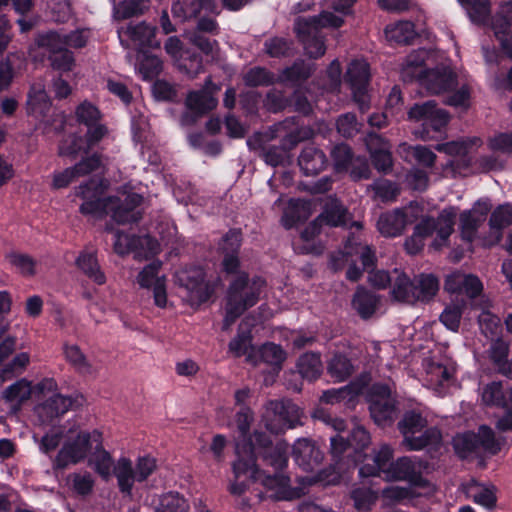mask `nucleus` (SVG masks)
<instances>
[{
    "instance_id": "f257e3e1",
    "label": "nucleus",
    "mask_w": 512,
    "mask_h": 512,
    "mask_svg": "<svg viewBox=\"0 0 512 512\" xmlns=\"http://www.w3.org/2000/svg\"><path fill=\"white\" fill-rule=\"evenodd\" d=\"M287 448L284 442L272 444L270 437L262 431L255 430L248 442L238 443L236 446V454L238 457L254 459L256 464L257 456H261L267 464L276 470H281L287 465Z\"/></svg>"
},
{
    "instance_id": "f03ea898",
    "label": "nucleus",
    "mask_w": 512,
    "mask_h": 512,
    "mask_svg": "<svg viewBox=\"0 0 512 512\" xmlns=\"http://www.w3.org/2000/svg\"><path fill=\"white\" fill-rule=\"evenodd\" d=\"M101 437L100 431L93 430L80 431L75 437L68 438L56 455L54 467L64 469L87 460L93 448L99 445Z\"/></svg>"
},
{
    "instance_id": "7ed1b4c3",
    "label": "nucleus",
    "mask_w": 512,
    "mask_h": 512,
    "mask_svg": "<svg viewBox=\"0 0 512 512\" xmlns=\"http://www.w3.org/2000/svg\"><path fill=\"white\" fill-rule=\"evenodd\" d=\"M408 119L421 122L419 134L422 139L437 138L449 123L450 116L447 111L437 106L433 100L415 103L408 111Z\"/></svg>"
},
{
    "instance_id": "20e7f679",
    "label": "nucleus",
    "mask_w": 512,
    "mask_h": 512,
    "mask_svg": "<svg viewBox=\"0 0 512 512\" xmlns=\"http://www.w3.org/2000/svg\"><path fill=\"white\" fill-rule=\"evenodd\" d=\"M57 385L53 379H44L38 384L41 392H51L52 394L46 396V399L36 406L35 412L40 421L44 424L50 423L55 418L65 414L69 409L81 406L83 397L76 395L75 397L64 396L60 393H55Z\"/></svg>"
},
{
    "instance_id": "39448f33",
    "label": "nucleus",
    "mask_w": 512,
    "mask_h": 512,
    "mask_svg": "<svg viewBox=\"0 0 512 512\" xmlns=\"http://www.w3.org/2000/svg\"><path fill=\"white\" fill-rule=\"evenodd\" d=\"M344 81L351 90L354 102L364 113L370 107L368 88L371 81V67L365 59L352 60L344 74Z\"/></svg>"
},
{
    "instance_id": "423d86ee",
    "label": "nucleus",
    "mask_w": 512,
    "mask_h": 512,
    "mask_svg": "<svg viewBox=\"0 0 512 512\" xmlns=\"http://www.w3.org/2000/svg\"><path fill=\"white\" fill-rule=\"evenodd\" d=\"M369 410L379 426L390 425L397 416L396 401L386 384H373L367 392Z\"/></svg>"
},
{
    "instance_id": "0eeeda50",
    "label": "nucleus",
    "mask_w": 512,
    "mask_h": 512,
    "mask_svg": "<svg viewBox=\"0 0 512 512\" xmlns=\"http://www.w3.org/2000/svg\"><path fill=\"white\" fill-rule=\"evenodd\" d=\"M300 417L299 408L290 401L271 400L266 404L262 421L267 430L279 434L294 428Z\"/></svg>"
},
{
    "instance_id": "6e6552de",
    "label": "nucleus",
    "mask_w": 512,
    "mask_h": 512,
    "mask_svg": "<svg viewBox=\"0 0 512 512\" xmlns=\"http://www.w3.org/2000/svg\"><path fill=\"white\" fill-rule=\"evenodd\" d=\"M428 463L417 456H403L392 462L388 469L387 479L406 481L413 486L425 488L429 482L423 477Z\"/></svg>"
},
{
    "instance_id": "1a4fd4ad",
    "label": "nucleus",
    "mask_w": 512,
    "mask_h": 512,
    "mask_svg": "<svg viewBox=\"0 0 512 512\" xmlns=\"http://www.w3.org/2000/svg\"><path fill=\"white\" fill-rule=\"evenodd\" d=\"M76 195L83 200L79 207L82 215L101 220L108 214L111 198L101 197V191L96 182L89 181L81 184L77 188Z\"/></svg>"
},
{
    "instance_id": "9d476101",
    "label": "nucleus",
    "mask_w": 512,
    "mask_h": 512,
    "mask_svg": "<svg viewBox=\"0 0 512 512\" xmlns=\"http://www.w3.org/2000/svg\"><path fill=\"white\" fill-rule=\"evenodd\" d=\"M226 314L222 323V330L229 331L236 319L249 307L259 300L257 290H228Z\"/></svg>"
},
{
    "instance_id": "9b49d317",
    "label": "nucleus",
    "mask_w": 512,
    "mask_h": 512,
    "mask_svg": "<svg viewBox=\"0 0 512 512\" xmlns=\"http://www.w3.org/2000/svg\"><path fill=\"white\" fill-rule=\"evenodd\" d=\"M423 367L425 370V385L438 395H444L452 382L453 366L435 358H426L423 361Z\"/></svg>"
},
{
    "instance_id": "f8f14e48",
    "label": "nucleus",
    "mask_w": 512,
    "mask_h": 512,
    "mask_svg": "<svg viewBox=\"0 0 512 512\" xmlns=\"http://www.w3.org/2000/svg\"><path fill=\"white\" fill-rule=\"evenodd\" d=\"M292 457L301 469L309 472L320 466L324 452L312 439L299 438L293 444Z\"/></svg>"
},
{
    "instance_id": "ddd939ff",
    "label": "nucleus",
    "mask_w": 512,
    "mask_h": 512,
    "mask_svg": "<svg viewBox=\"0 0 512 512\" xmlns=\"http://www.w3.org/2000/svg\"><path fill=\"white\" fill-rule=\"evenodd\" d=\"M418 83L425 87L427 91L440 94L453 90L458 82L456 73L450 67L438 65L429 68Z\"/></svg>"
},
{
    "instance_id": "4468645a",
    "label": "nucleus",
    "mask_w": 512,
    "mask_h": 512,
    "mask_svg": "<svg viewBox=\"0 0 512 512\" xmlns=\"http://www.w3.org/2000/svg\"><path fill=\"white\" fill-rule=\"evenodd\" d=\"M171 11L174 18L183 22L198 19L202 11L214 16L221 13L216 0H177L172 4Z\"/></svg>"
},
{
    "instance_id": "2eb2a0df",
    "label": "nucleus",
    "mask_w": 512,
    "mask_h": 512,
    "mask_svg": "<svg viewBox=\"0 0 512 512\" xmlns=\"http://www.w3.org/2000/svg\"><path fill=\"white\" fill-rule=\"evenodd\" d=\"M233 474L234 482L230 484L229 491L232 495L235 496H241L246 491V479L251 478L258 480L263 477V473L260 472L257 468V465L254 464V459L251 457L249 459H245L243 456L238 457V459L234 462Z\"/></svg>"
},
{
    "instance_id": "dca6fc26",
    "label": "nucleus",
    "mask_w": 512,
    "mask_h": 512,
    "mask_svg": "<svg viewBox=\"0 0 512 512\" xmlns=\"http://www.w3.org/2000/svg\"><path fill=\"white\" fill-rule=\"evenodd\" d=\"M393 449L388 444H381L378 450L373 451L371 457L365 456V463L359 468L361 477L380 476L384 474L387 478L388 469L393 457Z\"/></svg>"
},
{
    "instance_id": "f3484780",
    "label": "nucleus",
    "mask_w": 512,
    "mask_h": 512,
    "mask_svg": "<svg viewBox=\"0 0 512 512\" xmlns=\"http://www.w3.org/2000/svg\"><path fill=\"white\" fill-rule=\"evenodd\" d=\"M156 27L146 22L130 23L125 34L132 41L137 51L160 48V41L156 38Z\"/></svg>"
},
{
    "instance_id": "a211bd4d",
    "label": "nucleus",
    "mask_w": 512,
    "mask_h": 512,
    "mask_svg": "<svg viewBox=\"0 0 512 512\" xmlns=\"http://www.w3.org/2000/svg\"><path fill=\"white\" fill-rule=\"evenodd\" d=\"M483 212L476 215L477 209L464 210L459 216V230L461 239L467 243H472L477 235L481 225L485 222L488 213L491 210L490 203L482 204Z\"/></svg>"
},
{
    "instance_id": "6ab92c4d",
    "label": "nucleus",
    "mask_w": 512,
    "mask_h": 512,
    "mask_svg": "<svg viewBox=\"0 0 512 512\" xmlns=\"http://www.w3.org/2000/svg\"><path fill=\"white\" fill-rule=\"evenodd\" d=\"M298 165L305 176H316L327 167L328 158L320 148L307 145L298 157Z\"/></svg>"
},
{
    "instance_id": "aec40b11",
    "label": "nucleus",
    "mask_w": 512,
    "mask_h": 512,
    "mask_svg": "<svg viewBox=\"0 0 512 512\" xmlns=\"http://www.w3.org/2000/svg\"><path fill=\"white\" fill-rule=\"evenodd\" d=\"M408 223L409 220L404 209L397 208L382 213L378 219L377 227L384 237H397L403 233Z\"/></svg>"
},
{
    "instance_id": "412c9836",
    "label": "nucleus",
    "mask_w": 512,
    "mask_h": 512,
    "mask_svg": "<svg viewBox=\"0 0 512 512\" xmlns=\"http://www.w3.org/2000/svg\"><path fill=\"white\" fill-rule=\"evenodd\" d=\"M442 435L438 428L429 427L421 433L406 436L402 440V446L408 451H419L424 448L436 450L441 445Z\"/></svg>"
},
{
    "instance_id": "4be33fe9",
    "label": "nucleus",
    "mask_w": 512,
    "mask_h": 512,
    "mask_svg": "<svg viewBox=\"0 0 512 512\" xmlns=\"http://www.w3.org/2000/svg\"><path fill=\"white\" fill-rule=\"evenodd\" d=\"M312 212L309 200L297 198L291 199L281 217L282 226L289 230L299 224L305 223Z\"/></svg>"
},
{
    "instance_id": "5701e85b",
    "label": "nucleus",
    "mask_w": 512,
    "mask_h": 512,
    "mask_svg": "<svg viewBox=\"0 0 512 512\" xmlns=\"http://www.w3.org/2000/svg\"><path fill=\"white\" fill-rule=\"evenodd\" d=\"M313 72L314 66L312 64L306 63L302 59H297L292 65L281 70L277 76V81L280 84L300 86L312 76Z\"/></svg>"
},
{
    "instance_id": "b1692460",
    "label": "nucleus",
    "mask_w": 512,
    "mask_h": 512,
    "mask_svg": "<svg viewBox=\"0 0 512 512\" xmlns=\"http://www.w3.org/2000/svg\"><path fill=\"white\" fill-rule=\"evenodd\" d=\"M86 461L87 465L103 480L108 481L111 478L115 463L111 454L103 446V436L99 440L97 448H93Z\"/></svg>"
},
{
    "instance_id": "393cba45",
    "label": "nucleus",
    "mask_w": 512,
    "mask_h": 512,
    "mask_svg": "<svg viewBox=\"0 0 512 512\" xmlns=\"http://www.w3.org/2000/svg\"><path fill=\"white\" fill-rule=\"evenodd\" d=\"M381 298L374 290H357L352 307L362 319H369L381 308Z\"/></svg>"
},
{
    "instance_id": "a878e982",
    "label": "nucleus",
    "mask_w": 512,
    "mask_h": 512,
    "mask_svg": "<svg viewBox=\"0 0 512 512\" xmlns=\"http://www.w3.org/2000/svg\"><path fill=\"white\" fill-rule=\"evenodd\" d=\"M426 51L410 53L401 70V79L406 83L418 82L429 69L425 64Z\"/></svg>"
},
{
    "instance_id": "bb28decb",
    "label": "nucleus",
    "mask_w": 512,
    "mask_h": 512,
    "mask_svg": "<svg viewBox=\"0 0 512 512\" xmlns=\"http://www.w3.org/2000/svg\"><path fill=\"white\" fill-rule=\"evenodd\" d=\"M344 20L332 12L324 11L319 16L305 20H298L295 31L298 34H309L311 30H318L319 27L340 28Z\"/></svg>"
},
{
    "instance_id": "cd10ccee",
    "label": "nucleus",
    "mask_w": 512,
    "mask_h": 512,
    "mask_svg": "<svg viewBox=\"0 0 512 512\" xmlns=\"http://www.w3.org/2000/svg\"><path fill=\"white\" fill-rule=\"evenodd\" d=\"M511 16L506 12V15L496 16L492 22V28L497 41L500 44L501 51L510 60H512V30H511Z\"/></svg>"
},
{
    "instance_id": "c85d7f7f",
    "label": "nucleus",
    "mask_w": 512,
    "mask_h": 512,
    "mask_svg": "<svg viewBox=\"0 0 512 512\" xmlns=\"http://www.w3.org/2000/svg\"><path fill=\"white\" fill-rule=\"evenodd\" d=\"M217 106V100L207 88L191 91L186 98V107L198 116H203Z\"/></svg>"
},
{
    "instance_id": "c756f323",
    "label": "nucleus",
    "mask_w": 512,
    "mask_h": 512,
    "mask_svg": "<svg viewBox=\"0 0 512 512\" xmlns=\"http://www.w3.org/2000/svg\"><path fill=\"white\" fill-rule=\"evenodd\" d=\"M112 474L117 479L120 491L130 495L134 482L137 481V474L131 460L126 457L119 458L112 468Z\"/></svg>"
},
{
    "instance_id": "7c9ffc66",
    "label": "nucleus",
    "mask_w": 512,
    "mask_h": 512,
    "mask_svg": "<svg viewBox=\"0 0 512 512\" xmlns=\"http://www.w3.org/2000/svg\"><path fill=\"white\" fill-rule=\"evenodd\" d=\"M347 208L334 198L325 203L322 212L317 219L320 223H324L331 227L345 226L347 223Z\"/></svg>"
},
{
    "instance_id": "2f4dec72",
    "label": "nucleus",
    "mask_w": 512,
    "mask_h": 512,
    "mask_svg": "<svg viewBox=\"0 0 512 512\" xmlns=\"http://www.w3.org/2000/svg\"><path fill=\"white\" fill-rule=\"evenodd\" d=\"M482 401L489 406L506 408L512 403V388H504L501 382L487 384L482 392Z\"/></svg>"
},
{
    "instance_id": "473e14b6",
    "label": "nucleus",
    "mask_w": 512,
    "mask_h": 512,
    "mask_svg": "<svg viewBox=\"0 0 512 512\" xmlns=\"http://www.w3.org/2000/svg\"><path fill=\"white\" fill-rule=\"evenodd\" d=\"M344 249L347 255L359 254L363 269L367 272L375 269L377 258L371 246L362 245L356 237L351 236L347 238Z\"/></svg>"
},
{
    "instance_id": "72a5a7b5",
    "label": "nucleus",
    "mask_w": 512,
    "mask_h": 512,
    "mask_svg": "<svg viewBox=\"0 0 512 512\" xmlns=\"http://www.w3.org/2000/svg\"><path fill=\"white\" fill-rule=\"evenodd\" d=\"M77 267L96 285H103L106 276L101 271L95 253L83 251L76 259Z\"/></svg>"
},
{
    "instance_id": "f704fd0d",
    "label": "nucleus",
    "mask_w": 512,
    "mask_h": 512,
    "mask_svg": "<svg viewBox=\"0 0 512 512\" xmlns=\"http://www.w3.org/2000/svg\"><path fill=\"white\" fill-rule=\"evenodd\" d=\"M243 82L247 87H269L278 83L274 72L263 66H254L243 75Z\"/></svg>"
},
{
    "instance_id": "c9c22d12",
    "label": "nucleus",
    "mask_w": 512,
    "mask_h": 512,
    "mask_svg": "<svg viewBox=\"0 0 512 512\" xmlns=\"http://www.w3.org/2000/svg\"><path fill=\"white\" fill-rule=\"evenodd\" d=\"M138 70L144 80L151 81L162 72V61L159 57L150 54L147 50L138 52Z\"/></svg>"
},
{
    "instance_id": "e433bc0d",
    "label": "nucleus",
    "mask_w": 512,
    "mask_h": 512,
    "mask_svg": "<svg viewBox=\"0 0 512 512\" xmlns=\"http://www.w3.org/2000/svg\"><path fill=\"white\" fill-rule=\"evenodd\" d=\"M456 219V208L453 206L444 208L435 219L437 228V239L441 241L440 245H446L449 241L451 234L454 232V225Z\"/></svg>"
},
{
    "instance_id": "4c0bfd02",
    "label": "nucleus",
    "mask_w": 512,
    "mask_h": 512,
    "mask_svg": "<svg viewBox=\"0 0 512 512\" xmlns=\"http://www.w3.org/2000/svg\"><path fill=\"white\" fill-rule=\"evenodd\" d=\"M508 354L509 345L505 341L497 339L491 345L490 356L497 365L498 371L507 378L512 379V362L508 361Z\"/></svg>"
},
{
    "instance_id": "58836bf2",
    "label": "nucleus",
    "mask_w": 512,
    "mask_h": 512,
    "mask_svg": "<svg viewBox=\"0 0 512 512\" xmlns=\"http://www.w3.org/2000/svg\"><path fill=\"white\" fill-rule=\"evenodd\" d=\"M385 33L388 39L398 44H410L416 37L415 25L411 21H399L393 26H387Z\"/></svg>"
},
{
    "instance_id": "ea45409f",
    "label": "nucleus",
    "mask_w": 512,
    "mask_h": 512,
    "mask_svg": "<svg viewBox=\"0 0 512 512\" xmlns=\"http://www.w3.org/2000/svg\"><path fill=\"white\" fill-rule=\"evenodd\" d=\"M34 43L38 48L48 51L50 55L57 54L65 48L63 34L55 30L37 33Z\"/></svg>"
},
{
    "instance_id": "a19ab883",
    "label": "nucleus",
    "mask_w": 512,
    "mask_h": 512,
    "mask_svg": "<svg viewBox=\"0 0 512 512\" xmlns=\"http://www.w3.org/2000/svg\"><path fill=\"white\" fill-rule=\"evenodd\" d=\"M297 368L303 378L308 380H315L322 372V362L320 355L317 353H305L298 362Z\"/></svg>"
},
{
    "instance_id": "79ce46f5",
    "label": "nucleus",
    "mask_w": 512,
    "mask_h": 512,
    "mask_svg": "<svg viewBox=\"0 0 512 512\" xmlns=\"http://www.w3.org/2000/svg\"><path fill=\"white\" fill-rule=\"evenodd\" d=\"M467 10L472 23L485 24L490 15V3L488 0H458Z\"/></svg>"
},
{
    "instance_id": "37998d69",
    "label": "nucleus",
    "mask_w": 512,
    "mask_h": 512,
    "mask_svg": "<svg viewBox=\"0 0 512 512\" xmlns=\"http://www.w3.org/2000/svg\"><path fill=\"white\" fill-rule=\"evenodd\" d=\"M160 268L159 261L147 264L137 276L140 288H166L164 279L158 276Z\"/></svg>"
},
{
    "instance_id": "c03bdc74",
    "label": "nucleus",
    "mask_w": 512,
    "mask_h": 512,
    "mask_svg": "<svg viewBox=\"0 0 512 512\" xmlns=\"http://www.w3.org/2000/svg\"><path fill=\"white\" fill-rule=\"evenodd\" d=\"M427 428V420L415 411L406 412L398 423V429L403 438L409 435L421 433Z\"/></svg>"
},
{
    "instance_id": "a18cd8bd",
    "label": "nucleus",
    "mask_w": 512,
    "mask_h": 512,
    "mask_svg": "<svg viewBox=\"0 0 512 512\" xmlns=\"http://www.w3.org/2000/svg\"><path fill=\"white\" fill-rule=\"evenodd\" d=\"M64 354L66 360L73 365L78 372L82 374H92L96 371V368L88 361L77 345H65Z\"/></svg>"
},
{
    "instance_id": "49530a36",
    "label": "nucleus",
    "mask_w": 512,
    "mask_h": 512,
    "mask_svg": "<svg viewBox=\"0 0 512 512\" xmlns=\"http://www.w3.org/2000/svg\"><path fill=\"white\" fill-rule=\"evenodd\" d=\"M322 224L316 218L311 223H309L301 232L300 238L303 242H305L302 246H296L295 250L300 254H320L321 251L315 245L311 244V241L314 240L316 236H318L321 232Z\"/></svg>"
},
{
    "instance_id": "de8ad7c7",
    "label": "nucleus",
    "mask_w": 512,
    "mask_h": 512,
    "mask_svg": "<svg viewBox=\"0 0 512 512\" xmlns=\"http://www.w3.org/2000/svg\"><path fill=\"white\" fill-rule=\"evenodd\" d=\"M331 158L334 163V170L337 173L347 172L355 159L352 148L345 143H340L333 147Z\"/></svg>"
},
{
    "instance_id": "09e8293b",
    "label": "nucleus",
    "mask_w": 512,
    "mask_h": 512,
    "mask_svg": "<svg viewBox=\"0 0 512 512\" xmlns=\"http://www.w3.org/2000/svg\"><path fill=\"white\" fill-rule=\"evenodd\" d=\"M435 296V290H391L393 301L402 304L414 305L426 302Z\"/></svg>"
},
{
    "instance_id": "8fccbe9b",
    "label": "nucleus",
    "mask_w": 512,
    "mask_h": 512,
    "mask_svg": "<svg viewBox=\"0 0 512 512\" xmlns=\"http://www.w3.org/2000/svg\"><path fill=\"white\" fill-rule=\"evenodd\" d=\"M317 30H311L309 34H297L298 38L303 42L305 53L312 59L322 57L326 52L324 39L318 36Z\"/></svg>"
},
{
    "instance_id": "3c124183",
    "label": "nucleus",
    "mask_w": 512,
    "mask_h": 512,
    "mask_svg": "<svg viewBox=\"0 0 512 512\" xmlns=\"http://www.w3.org/2000/svg\"><path fill=\"white\" fill-rule=\"evenodd\" d=\"M443 288H483V284L476 275L454 271L446 275Z\"/></svg>"
},
{
    "instance_id": "603ef678",
    "label": "nucleus",
    "mask_w": 512,
    "mask_h": 512,
    "mask_svg": "<svg viewBox=\"0 0 512 512\" xmlns=\"http://www.w3.org/2000/svg\"><path fill=\"white\" fill-rule=\"evenodd\" d=\"M489 227L492 230H503L512 225V203L498 205L490 215Z\"/></svg>"
},
{
    "instance_id": "864d4df0",
    "label": "nucleus",
    "mask_w": 512,
    "mask_h": 512,
    "mask_svg": "<svg viewBox=\"0 0 512 512\" xmlns=\"http://www.w3.org/2000/svg\"><path fill=\"white\" fill-rule=\"evenodd\" d=\"M178 62L179 69L191 78H195L204 71L202 56L195 51L186 50Z\"/></svg>"
},
{
    "instance_id": "5fc2aeb1",
    "label": "nucleus",
    "mask_w": 512,
    "mask_h": 512,
    "mask_svg": "<svg viewBox=\"0 0 512 512\" xmlns=\"http://www.w3.org/2000/svg\"><path fill=\"white\" fill-rule=\"evenodd\" d=\"M254 421V413L248 406H242L237 413L235 414V423L237 429L240 434L239 440H237L236 445L238 443L248 442L249 438L252 436L249 435L251 424Z\"/></svg>"
},
{
    "instance_id": "6e6d98bb",
    "label": "nucleus",
    "mask_w": 512,
    "mask_h": 512,
    "mask_svg": "<svg viewBox=\"0 0 512 512\" xmlns=\"http://www.w3.org/2000/svg\"><path fill=\"white\" fill-rule=\"evenodd\" d=\"M7 259L25 277H31L36 272V260L28 254L12 252L7 255Z\"/></svg>"
},
{
    "instance_id": "4d7b16f0",
    "label": "nucleus",
    "mask_w": 512,
    "mask_h": 512,
    "mask_svg": "<svg viewBox=\"0 0 512 512\" xmlns=\"http://www.w3.org/2000/svg\"><path fill=\"white\" fill-rule=\"evenodd\" d=\"M328 373L335 381L341 382L346 380L353 371V366L343 355H335L328 363Z\"/></svg>"
},
{
    "instance_id": "13d9d810",
    "label": "nucleus",
    "mask_w": 512,
    "mask_h": 512,
    "mask_svg": "<svg viewBox=\"0 0 512 512\" xmlns=\"http://www.w3.org/2000/svg\"><path fill=\"white\" fill-rule=\"evenodd\" d=\"M75 116L77 122L86 127L100 122L102 118L100 110L94 104L86 100L76 107Z\"/></svg>"
},
{
    "instance_id": "bf43d9fd",
    "label": "nucleus",
    "mask_w": 512,
    "mask_h": 512,
    "mask_svg": "<svg viewBox=\"0 0 512 512\" xmlns=\"http://www.w3.org/2000/svg\"><path fill=\"white\" fill-rule=\"evenodd\" d=\"M260 358L263 362L280 369L286 359V352L280 345L275 343H265L259 349Z\"/></svg>"
},
{
    "instance_id": "052dcab7",
    "label": "nucleus",
    "mask_w": 512,
    "mask_h": 512,
    "mask_svg": "<svg viewBox=\"0 0 512 512\" xmlns=\"http://www.w3.org/2000/svg\"><path fill=\"white\" fill-rule=\"evenodd\" d=\"M155 512H188V504L178 493L169 492L161 497Z\"/></svg>"
},
{
    "instance_id": "680f3d73",
    "label": "nucleus",
    "mask_w": 512,
    "mask_h": 512,
    "mask_svg": "<svg viewBox=\"0 0 512 512\" xmlns=\"http://www.w3.org/2000/svg\"><path fill=\"white\" fill-rule=\"evenodd\" d=\"M361 126L356 114L352 112L341 114L336 121L337 131L344 138L354 137L360 131Z\"/></svg>"
},
{
    "instance_id": "e2e57ef3",
    "label": "nucleus",
    "mask_w": 512,
    "mask_h": 512,
    "mask_svg": "<svg viewBox=\"0 0 512 512\" xmlns=\"http://www.w3.org/2000/svg\"><path fill=\"white\" fill-rule=\"evenodd\" d=\"M264 106L269 112L276 114L292 106V99L284 92L272 89L266 93Z\"/></svg>"
},
{
    "instance_id": "0e129e2a",
    "label": "nucleus",
    "mask_w": 512,
    "mask_h": 512,
    "mask_svg": "<svg viewBox=\"0 0 512 512\" xmlns=\"http://www.w3.org/2000/svg\"><path fill=\"white\" fill-rule=\"evenodd\" d=\"M478 322L481 332L487 338L494 339L501 332L500 318L490 311H482L478 316Z\"/></svg>"
},
{
    "instance_id": "69168bd1",
    "label": "nucleus",
    "mask_w": 512,
    "mask_h": 512,
    "mask_svg": "<svg viewBox=\"0 0 512 512\" xmlns=\"http://www.w3.org/2000/svg\"><path fill=\"white\" fill-rule=\"evenodd\" d=\"M291 41L284 37H272L264 42V51L271 58L287 57L291 50Z\"/></svg>"
},
{
    "instance_id": "338daca9",
    "label": "nucleus",
    "mask_w": 512,
    "mask_h": 512,
    "mask_svg": "<svg viewBox=\"0 0 512 512\" xmlns=\"http://www.w3.org/2000/svg\"><path fill=\"white\" fill-rule=\"evenodd\" d=\"M30 395V384L24 379L15 382L3 391V398L9 402L17 401L21 403L27 400Z\"/></svg>"
},
{
    "instance_id": "774afa93",
    "label": "nucleus",
    "mask_w": 512,
    "mask_h": 512,
    "mask_svg": "<svg viewBox=\"0 0 512 512\" xmlns=\"http://www.w3.org/2000/svg\"><path fill=\"white\" fill-rule=\"evenodd\" d=\"M453 447L461 458L467 457L477 447L476 434L472 432H466L456 435L453 438Z\"/></svg>"
}]
</instances>
